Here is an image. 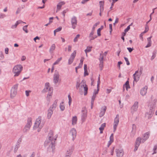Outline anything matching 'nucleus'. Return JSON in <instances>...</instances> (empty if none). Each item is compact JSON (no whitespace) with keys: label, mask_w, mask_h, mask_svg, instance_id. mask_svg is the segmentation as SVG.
Listing matches in <instances>:
<instances>
[{"label":"nucleus","mask_w":157,"mask_h":157,"mask_svg":"<svg viewBox=\"0 0 157 157\" xmlns=\"http://www.w3.org/2000/svg\"><path fill=\"white\" fill-rule=\"evenodd\" d=\"M53 135V131L52 130H50L48 135L49 141H46L45 142V143H48L51 142L50 144L49 145V146L48 148V151H51V149L52 151L53 152H54V150L55 148V141L56 140V139L57 137V135H56V137H55L54 138L52 137Z\"/></svg>","instance_id":"1"},{"label":"nucleus","mask_w":157,"mask_h":157,"mask_svg":"<svg viewBox=\"0 0 157 157\" xmlns=\"http://www.w3.org/2000/svg\"><path fill=\"white\" fill-rule=\"evenodd\" d=\"M76 88L77 89H79L80 93H82V88H84V95H86L87 93L88 90L87 86L86 84L84 81L82 80L80 83L79 82H77Z\"/></svg>","instance_id":"2"},{"label":"nucleus","mask_w":157,"mask_h":157,"mask_svg":"<svg viewBox=\"0 0 157 157\" xmlns=\"http://www.w3.org/2000/svg\"><path fill=\"white\" fill-rule=\"evenodd\" d=\"M48 91V92L47 95V98L49 99L51 98L52 95L53 88L52 87H50V84L49 82H46L45 84V87L42 90V92L45 93Z\"/></svg>","instance_id":"3"},{"label":"nucleus","mask_w":157,"mask_h":157,"mask_svg":"<svg viewBox=\"0 0 157 157\" xmlns=\"http://www.w3.org/2000/svg\"><path fill=\"white\" fill-rule=\"evenodd\" d=\"M23 67L20 64L15 66L13 69V72L14 74V76H18L23 69Z\"/></svg>","instance_id":"4"},{"label":"nucleus","mask_w":157,"mask_h":157,"mask_svg":"<svg viewBox=\"0 0 157 157\" xmlns=\"http://www.w3.org/2000/svg\"><path fill=\"white\" fill-rule=\"evenodd\" d=\"M41 120V118H36L33 127V129H34L38 128L37 130L38 132H39L40 131V129L43 127L42 125L40 124Z\"/></svg>","instance_id":"5"},{"label":"nucleus","mask_w":157,"mask_h":157,"mask_svg":"<svg viewBox=\"0 0 157 157\" xmlns=\"http://www.w3.org/2000/svg\"><path fill=\"white\" fill-rule=\"evenodd\" d=\"M155 107V104L154 103L151 105L150 111L149 113H146V116L148 118H151L154 113V109Z\"/></svg>","instance_id":"6"},{"label":"nucleus","mask_w":157,"mask_h":157,"mask_svg":"<svg viewBox=\"0 0 157 157\" xmlns=\"http://www.w3.org/2000/svg\"><path fill=\"white\" fill-rule=\"evenodd\" d=\"M31 119L32 118H28L27 124L25 126L23 129V132H27L30 129V128L32 124Z\"/></svg>","instance_id":"7"},{"label":"nucleus","mask_w":157,"mask_h":157,"mask_svg":"<svg viewBox=\"0 0 157 157\" xmlns=\"http://www.w3.org/2000/svg\"><path fill=\"white\" fill-rule=\"evenodd\" d=\"M76 131L75 129L73 128L71 129L70 132L71 140L73 141L75 138L76 136Z\"/></svg>","instance_id":"8"},{"label":"nucleus","mask_w":157,"mask_h":157,"mask_svg":"<svg viewBox=\"0 0 157 157\" xmlns=\"http://www.w3.org/2000/svg\"><path fill=\"white\" fill-rule=\"evenodd\" d=\"M59 75L57 72L55 73L53 76V82L55 84L58 83L59 80Z\"/></svg>","instance_id":"9"},{"label":"nucleus","mask_w":157,"mask_h":157,"mask_svg":"<svg viewBox=\"0 0 157 157\" xmlns=\"http://www.w3.org/2000/svg\"><path fill=\"white\" fill-rule=\"evenodd\" d=\"M71 22L72 28L73 29H75L77 24L76 17H73L71 19Z\"/></svg>","instance_id":"10"},{"label":"nucleus","mask_w":157,"mask_h":157,"mask_svg":"<svg viewBox=\"0 0 157 157\" xmlns=\"http://www.w3.org/2000/svg\"><path fill=\"white\" fill-rule=\"evenodd\" d=\"M141 75L139 73L138 71H136L135 73L133 75L134 81L136 82H137L139 79L140 76Z\"/></svg>","instance_id":"11"},{"label":"nucleus","mask_w":157,"mask_h":157,"mask_svg":"<svg viewBox=\"0 0 157 157\" xmlns=\"http://www.w3.org/2000/svg\"><path fill=\"white\" fill-rule=\"evenodd\" d=\"M138 107V102L137 101H135L134 105L131 108L132 112H134L135 111H136L137 110Z\"/></svg>","instance_id":"12"},{"label":"nucleus","mask_w":157,"mask_h":157,"mask_svg":"<svg viewBox=\"0 0 157 157\" xmlns=\"http://www.w3.org/2000/svg\"><path fill=\"white\" fill-rule=\"evenodd\" d=\"M150 132H146L144 134L142 138V143H144L149 138L150 135Z\"/></svg>","instance_id":"13"},{"label":"nucleus","mask_w":157,"mask_h":157,"mask_svg":"<svg viewBox=\"0 0 157 157\" xmlns=\"http://www.w3.org/2000/svg\"><path fill=\"white\" fill-rule=\"evenodd\" d=\"M116 152L117 157H122L124 155V152L122 149H117Z\"/></svg>","instance_id":"14"},{"label":"nucleus","mask_w":157,"mask_h":157,"mask_svg":"<svg viewBox=\"0 0 157 157\" xmlns=\"http://www.w3.org/2000/svg\"><path fill=\"white\" fill-rule=\"evenodd\" d=\"M119 122V118H115L113 123V132H115Z\"/></svg>","instance_id":"15"},{"label":"nucleus","mask_w":157,"mask_h":157,"mask_svg":"<svg viewBox=\"0 0 157 157\" xmlns=\"http://www.w3.org/2000/svg\"><path fill=\"white\" fill-rule=\"evenodd\" d=\"M76 51H74L71 56V59H69V64H71L73 62V60L76 56Z\"/></svg>","instance_id":"16"},{"label":"nucleus","mask_w":157,"mask_h":157,"mask_svg":"<svg viewBox=\"0 0 157 157\" xmlns=\"http://www.w3.org/2000/svg\"><path fill=\"white\" fill-rule=\"evenodd\" d=\"M147 87L146 86L142 88L140 91V94L143 96L145 95L147 93Z\"/></svg>","instance_id":"17"},{"label":"nucleus","mask_w":157,"mask_h":157,"mask_svg":"<svg viewBox=\"0 0 157 157\" xmlns=\"http://www.w3.org/2000/svg\"><path fill=\"white\" fill-rule=\"evenodd\" d=\"M82 118H85L86 117L87 110H86L85 107H84L82 108Z\"/></svg>","instance_id":"18"},{"label":"nucleus","mask_w":157,"mask_h":157,"mask_svg":"<svg viewBox=\"0 0 157 157\" xmlns=\"http://www.w3.org/2000/svg\"><path fill=\"white\" fill-rule=\"evenodd\" d=\"M65 2L63 1H61L58 3L57 5V10L56 12L59 10L61 8L62 5H64Z\"/></svg>","instance_id":"19"},{"label":"nucleus","mask_w":157,"mask_h":157,"mask_svg":"<svg viewBox=\"0 0 157 157\" xmlns=\"http://www.w3.org/2000/svg\"><path fill=\"white\" fill-rule=\"evenodd\" d=\"M17 91L13 90V89H11V90L10 96L11 98L14 97L17 94Z\"/></svg>","instance_id":"20"},{"label":"nucleus","mask_w":157,"mask_h":157,"mask_svg":"<svg viewBox=\"0 0 157 157\" xmlns=\"http://www.w3.org/2000/svg\"><path fill=\"white\" fill-rule=\"evenodd\" d=\"M152 36H151L147 38V40L148 41V43L147 46L145 47V48H147L151 46V39L152 38Z\"/></svg>","instance_id":"21"},{"label":"nucleus","mask_w":157,"mask_h":157,"mask_svg":"<svg viewBox=\"0 0 157 157\" xmlns=\"http://www.w3.org/2000/svg\"><path fill=\"white\" fill-rule=\"evenodd\" d=\"M53 110L52 109V107H50L48 111L47 114L48 117H51L53 113Z\"/></svg>","instance_id":"22"},{"label":"nucleus","mask_w":157,"mask_h":157,"mask_svg":"<svg viewBox=\"0 0 157 157\" xmlns=\"http://www.w3.org/2000/svg\"><path fill=\"white\" fill-rule=\"evenodd\" d=\"M105 126V123H104L101 124V127L99 128V129L100 131V133H103V131L104 129V128Z\"/></svg>","instance_id":"23"},{"label":"nucleus","mask_w":157,"mask_h":157,"mask_svg":"<svg viewBox=\"0 0 157 157\" xmlns=\"http://www.w3.org/2000/svg\"><path fill=\"white\" fill-rule=\"evenodd\" d=\"M56 46L55 44H52L51 46L49 52L51 53H52L53 52L54 50L56 48Z\"/></svg>","instance_id":"24"},{"label":"nucleus","mask_w":157,"mask_h":157,"mask_svg":"<svg viewBox=\"0 0 157 157\" xmlns=\"http://www.w3.org/2000/svg\"><path fill=\"white\" fill-rule=\"evenodd\" d=\"M142 139L141 138L138 137L136 139L135 144L139 146L141 143L142 142Z\"/></svg>","instance_id":"25"},{"label":"nucleus","mask_w":157,"mask_h":157,"mask_svg":"<svg viewBox=\"0 0 157 157\" xmlns=\"http://www.w3.org/2000/svg\"><path fill=\"white\" fill-rule=\"evenodd\" d=\"M58 99L56 100L53 102L52 105L51 106L52 107V109L54 110V109H55L57 105V103L58 102Z\"/></svg>","instance_id":"26"},{"label":"nucleus","mask_w":157,"mask_h":157,"mask_svg":"<svg viewBox=\"0 0 157 157\" xmlns=\"http://www.w3.org/2000/svg\"><path fill=\"white\" fill-rule=\"evenodd\" d=\"M125 87L127 90L128 89L130 88V87L129 84V82L127 80L125 83L123 85V88Z\"/></svg>","instance_id":"27"},{"label":"nucleus","mask_w":157,"mask_h":157,"mask_svg":"<svg viewBox=\"0 0 157 157\" xmlns=\"http://www.w3.org/2000/svg\"><path fill=\"white\" fill-rule=\"evenodd\" d=\"M92 48V47H91H91L88 46V47H87V48L85 50V52L86 53V56H87V53L88 52H90L91 51V48Z\"/></svg>","instance_id":"28"},{"label":"nucleus","mask_w":157,"mask_h":157,"mask_svg":"<svg viewBox=\"0 0 157 157\" xmlns=\"http://www.w3.org/2000/svg\"><path fill=\"white\" fill-rule=\"evenodd\" d=\"M97 36L96 35H94V36H90V35L89 36V37L90 38V41H91L92 40H94L95 38H96Z\"/></svg>","instance_id":"29"},{"label":"nucleus","mask_w":157,"mask_h":157,"mask_svg":"<svg viewBox=\"0 0 157 157\" xmlns=\"http://www.w3.org/2000/svg\"><path fill=\"white\" fill-rule=\"evenodd\" d=\"M62 29V27L61 26H60L59 28H57L54 31V35H56V33L57 32H60L61 31Z\"/></svg>","instance_id":"30"},{"label":"nucleus","mask_w":157,"mask_h":157,"mask_svg":"<svg viewBox=\"0 0 157 157\" xmlns=\"http://www.w3.org/2000/svg\"><path fill=\"white\" fill-rule=\"evenodd\" d=\"M60 108L61 111H63L65 109V106L64 105V103L63 102H62L60 105L59 106Z\"/></svg>","instance_id":"31"},{"label":"nucleus","mask_w":157,"mask_h":157,"mask_svg":"<svg viewBox=\"0 0 157 157\" xmlns=\"http://www.w3.org/2000/svg\"><path fill=\"white\" fill-rule=\"evenodd\" d=\"M156 52H157L156 50H155L152 53V55L151 59V60H152L155 57L156 54Z\"/></svg>","instance_id":"32"},{"label":"nucleus","mask_w":157,"mask_h":157,"mask_svg":"<svg viewBox=\"0 0 157 157\" xmlns=\"http://www.w3.org/2000/svg\"><path fill=\"white\" fill-rule=\"evenodd\" d=\"M157 144H155L153 148V151H154L153 153L152 154L154 155L155 154H156L157 153Z\"/></svg>","instance_id":"33"},{"label":"nucleus","mask_w":157,"mask_h":157,"mask_svg":"<svg viewBox=\"0 0 157 157\" xmlns=\"http://www.w3.org/2000/svg\"><path fill=\"white\" fill-rule=\"evenodd\" d=\"M102 53L103 52L102 51L101 53L100 54V58L99 59L100 61H103L104 56Z\"/></svg>","instance_id":"34"},{"label":"nucleus","mask_w":157,"mask_h":157,"mask_svg":"<svg viewBox=\"0 0 157 157\" xmlns=\"http://www.w3.org/2000/svg\"><path fill=\"white\" fill-rule=\"evenodd\" d=\"M62 57H60L56 61V62L53 64V65H56V64H58L60 61L62 60Z\"/></svg>","instance_id":"35"},{"label":"nucleus","mask_w":157,"mask_h":157,"mask_svg":"<svg viewBox=\"0 0 157 157\" xmlns=\"http://www.w3.org/2000/svg\"><path fill=\"white\" fill-rule=\"evenodd\" d=\"M106 109V107L105 106H103L102 108H101V112H103V113H105Z\"/></svg>","instance_id":"36"},{"label":"nucleus","mask_w":157,"mask_h":157,"mask_svg":"<svg viewBox=\"0 0 157 157\" xmlns=\"http://www.w3.org/2000/svg\"><path fill=\"white\" fill-rule=\"evenodd\" d=\"M28 26V25H26L24 26L23 27V30L25 31L26 33H27L28 32V31L27 30V27Z\"/></svg>","instance_id":"37"},{"label":"nucleus","mask_w":157,"mask_h":157,"mask_svg":"<svg viewBox=\"0 0 157 157\" xmlns=\"http://www.w3.org/2000/svg\"><path fill=\"white\" fill-rule=\"evenodd\" d=\"M77 121V118H72V124L74 125L76 124Z\"/></svg>","instance_id":"38"},{"label":"nucleus","mask_w":157,"mask_h":157,"mask_svg":"<svg viewBox=\"0 0 157 157\" xmlns=\"http://www.w3.org/2000/svg\"><path fill=\"white\" fill-rule=\"evenodd\" d=\"M18 86V84H16L15 85H14L13 87H12L11 89H13V90H15L17 91V89Z\"/></svg>","instance_id":"39"},{"label":"nucleus","mask_w":157,"mask_h":157,"mask_svg":"<svg viewBox=\"0 0 157 157\" xmlns=\"http://www.w3.org/2000/svg\"><path fill=\"white\" fill-rule=\"evenodd\" d=\"M100 24V22L99 21L98 22L96 23L93 26L92 29L93 30H95V27L99 24Z\"/></svg>","instance_id":"40"},{"label":"nucleus","mask_w":157,"mask_h":157,"mask_svg":"<svg viewBox=\"0 0 157 157\" xmlns=\"http://www.w3.org/2000/svg\"><path fill=\"white\" fill-rule=\"evenodd\" d=\"M110 140L109 141L113 142V134H112L109 137Z\"/></svg>","instance_id":"41"},{"label":"nucleus","mask_w":157,"mask_h":157,"mask_svg":"<svg viewBox=\"0 0 157 157\" xmlns=\"http://www.w3.org/2000/svg\"><path fill=\"white\" fill-rule=\"evenodd\" d=\"M103 61H100V67L101 68V70H102V68L103 67Z\"/></svg>","instance_id":"42"},{"label":"nucleus","mask_w":157,"mask_h":157,"mask_svg":"<svg viewBox=\"0 0 157 157\" xmlns=\"http://www.w3.org/2000/svg\"><path fill=\"white\" fill-rule=\"evenodd\" d=\"M80 36V35L78 34L76 35V36L75 38L74 41V42H76L78 41V38Z\"/></svg>","instance_id":"43"},{"label":"nucleus","mask_w":157,"mask_h":157,"mask_svg":"<svg viewBox=\"0 0 157 157\" xmlns=\"http://www.w3.org/2000/svg\"><path fill=\"white\" fill-rule=\"evenodd\" d=\"M53 17H50L49 19V22L48 23V24L45 25V26H47L48 25H49L51 23H52V21H50V20H51V19L53 20Z\"/></svg>","instance_id":"44"},{"label":"nucleus","mask_w":157,"mask_h":157,"mask_svg":"<svg viewBox=\"0 0 157 157\" xmlns=\"http://www.w3.org/2000/svg\"><path fill=\"white\" fill-rule=\"evenodd\" d=\"M99 88H97V90H94V92L93 94L96 95V94H97L98 93V92L99 91Z\"/></svg>","instance_id":"45"},{"label":"nucleus","mask_w":157,"mask_h":157,"mask_svg":"<svg viewBox=\"0 0 157 157\" xmlns=\"http://www.w3.org/2000/svg\"><path fill=\"white\" fill-rule=\"evenodd\" d=\"M118 0H113V2L112 3L111 6L110 7V9H112L114 3L116 2Z\"/></svg>","instance_id":"46"},{"label":"nucleus","mask_w":157,"mask_h":157,"mask_svg":"<svg viewBox=\"0 0 157 157\" xmlns=\"http://www.w3.org/2000/svg\"><path fill=\"white\" fill-rule=\"evenodd\" d=\"M96 96L93 94L91 100V102H92V104H93V102H94V100L95 99V98H96Z\"/></svg>","instance_id":"47"},{"label":"nucleus","mask_w":157,"mask_h":157,"mask_svg":"<svg viewBox=\"0 0 157 157\" xmlns=\"http://www.w3.org/2000/svg\"><path fill=\"white\" fill-rule=\"evenodd\" d=\"M124 58L125 60V61H126V64H127V65H130V63H129V62L128 60V59L126 58V57H124Z\"/></svg>","instance_id":"48"},{"label":"nucleus","mask_w":157,"mask_h":157,"mask_svg":"<svg viewBox=\"0 0 157 157\" xmlns=\"http://www.w3.org/2000/svg\"><path fill=\"white\" fill-rule=\"evenodd\" d=\"M109 29H110V31H109L110 33V34H111V33H112V32L113 31L112 25V24H110L109 25Z\"/></svg>","instance_id":"49"},{"label":"nucleus","mask_w":157,"mask_h":157,"mask_svg":"<svg viewBox=\"0 0 157 157\" xmlns=\"http://www.w3.org/2000/svg\"><path fill=\"white\" fill-rule=\"evenodd\" d=\"M4 58V56L3 53L2 52H1L0 54V59L2 60Z\"/></svg>","instance_id":"50"},{"label":"nucleus","mask_w":157,"mask_h":157,"mask_svg":"<svg viewBox=\"0 0 157 157\" xmlns=\"http://www.w3.org/2000/svg\"><path fill=\"white\" fill-rule=\"evenodd\" d=\"M130 25H128V26L127 28L126 29H125L124 30L125 32H128L130 29Z\"/></svg>","instance_id":"51"},{"label":"nucleus","mask_w":157,"mask_h":157,"mask_svg":"<svg viewBox=\"0 0 157 157\" xmlns=\"http://www.w3.org/2000/svg\"><path fill=\"white\" fill-rule=\"evenodd\" d=\"M101 30L100 29H98L97 31V34L98 36H100L101 35Z\"/></svg>","instance_id":"52"},{"label":"nucleus","mask_w":157,"mask_h":157,"mask_svg":"<svg viewBox=\"0 0 157 157\" xmlns=\"http://www.w3.org/2000/svg\"><path fill=\"white\" fill-rule=\"evenodd\" d=\"M21 23H25L23 22L22 21H21V20H19L17 21L16 22V23L17 25L20 24Z\"/></svg>","instance_id":"53"},{"label":"nucleus","mask_w":157,"mask_h":157,"mask_svg":"<svg viewBox=\"0 0 157 157\" xmlns=\"http://www.w3.org/2000/svg\"><path fill=\"white\" fill-rule=\"evenodd\" d=\"M17 24L16 23L15 25H12L11 27V28L12 29H13L16 28L17 27Z\"/></svg>","instance_id":"54"},{"label":"nucleus","mask_w":157,"mask_h":157,"mask_svg":"<svg viewBox=\"0 0 157 157\" xmlns=\"http://www.w3.org/2000/svg\"><path fill=\"white\" fill-rule=\"evenodd\" d=\"M104 1H100L99 2L100 6H103L104 5Z\"/></svg>","instance_id":"55"},{"label":"nucleus","mask_w":157,"mask_h":157,"mask_svg":"<svg viewBox=\"0 0 157 157\" xmlns=\"http://www.w3.org/2000/svg\"><path fill=\"white\" fill-rule=\"evenodd\" d=\"M127 49L128 50L129 52H131L133 50V48H131L129 47L127 48Z\"/></svg>","instance_id":"56"},{"label":"nucleus","mask_w":157,"mask_h":157,"mask_svg":"<svg viewBox=\"0 0 157 157\" xmlns=\"http://www.w3.org/2000/svg\"><path fill=\"white\" fill-rule=\"evenodd\" d=\"M84 71V76H85L86 75H88V73L87 72V70Z\"/></svg>","instance_id":"57"},{"label":"nucleus","mask_w":157,"mask_h":157,"mask_svg":"<svg viewBox=\"0 0 157 157\" xmlns=\"http://www.w3.org/2000/svg\"><path fill=\"white\" fill-rule=\"evenodd\" d=\"M74 147L73 146H72L71 147V149L69 150V154L70 153H71L74 150Z\"/></svg>","instance_id":"58"},{"label":"nucleus","mask_w":157,"mask_h":157,"mask_svg":"<svg viewBox=\"0 0 157 157\" xmlns=\"http://www.w3.org/2000/svg\"><path fill=\"white\" fill-rule=\"evenodd\" d=\"M122 63L121 61H119L118 63V65L117 66L119 67V69H120V65L122 64Z\"/></svg>","instance_id":"59"},{"label":"nucleus","mask_w":157,"mask_h":157,"mask_svg":"<svg viewBox=\"0 0 157 157\" xmlns=\"http://www.w3.org/2000/svg\"><path fill=\"white\" fill-rule=\"evenodd\" d=\"M100 81L99 79H98V82H97V88H99V85L100 84Z\"/></svg>","instance_id":"60"},{"label":"nucleus","mask_w":157,"mask_h":157,"mask_svg":"<svg viewBox=\"0 0 157 157\" xmlns=\"http://www.w3.org/2000/svg\"><path fill=\"white\" fill-rule=\"evenodd\" d=\"M94 31H95L94 30H93V29H92V30H91V32L90 33L89 35H90V36H91V35L94 36Z\"/></svg>","instance_id":"61"},{"label":"nucleus","mask_w":157,"mask_h":157,"mask_svg":"<svg viewBox=\"0 0 157 157\" xmlns=\"http://www.w3.org/2000/svg\"><path fill=\"white\" fill-rule=\"evenodd\" d=\"M9 48H6L5 49V52L6 54H8Z\"/></svg>","instance_id":"62"},{"label":"nucleus","mask_w":157,"mask_h":157,"mask_svg":"<svg viewBox=\"0 0 157 157\" xmlns=\"http://www.w3.org/2000/svg\"><path fill=\"white\" fill-rule=\"evenodd\" d=\"M30 92V91L26 90L25 91V94L27 96H28L29 95V93Z\"/></svg>","instance_id":"63"},{"label":"nucleus","mask_w":157,"mask_h":157,"mask_svg":"<svg viewBox=\"0 0 157 157\" xmlns=\"http://www.w3.org/2000/svg\"><path fill=\"white\" fill-rule=\"evenodd\" d=\"M149 30V28L148 26L147 25H146L145 26V30L147 32Z\"/></svg>","instance_id":"64"}]
</instances>
